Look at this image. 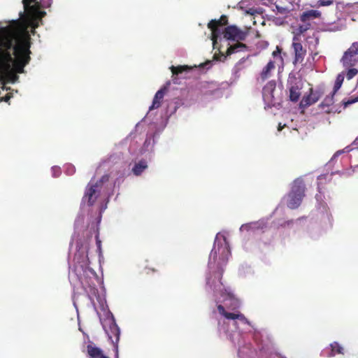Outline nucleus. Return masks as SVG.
Segmentation results:
<instances>
[{
    "mask_svg": "<svg viewBox=\"0 0 358 358\" xmlns=\"http://www.w3.org/2000/svg\"><path fill=\"white\" fill-rule=\"evenodd\" d=\"M24 11L20 18L0 28V73L13 69L16 73H23L24 67L30 60L31 36L27 28L38 27V21L45 15L38 0H22Z\"/></svg>",
    "mask_w": 358,
    "mask_h": 358,
    "instance_id": "nucleus-1",
    "label": "nucleus"
},
{
    "mask_svg": "<svg viewBox=\"0 0 358 358\" xmlns=\"http://www.w3.org/2000/svg\"><path fill=\"white\" fill-rule=\"evenodd\" d=\"M231 251L227 239L215 240L210 253L206 276V285L208 289L214 291H227L222 282L224 266L227 265Z\"/></svg>",
    "mask_w": 358,
    "mask_h": 358,
    "instance_id": "nucleus-2",
    "label": "nucleus"
},
{
    "mask_svg": "<svg viewBox=\"0 0 358 358\" xmlns=\"http://www.w3.org/2000/svg\"><path fill=\"white\" fill-rule=\"evenodd\" d=\"M305 190L306 185L302 178H298L294 180L291 190L288 194V208L296 209L301 205L305 196Z\"/></svg>",
    "mask_w": 358,
    "mask_h": 358,
    "instance_id": "nucleus-3",
    "label": "nucleus"
},
{
    "mask_svg": "<svg viewBox=\"0 0 358 358\" xmlns=\"http://www.w3.org/2000/svg\"><path fill=\"white\" fill-rule=\"evenodd\" d=\"M101 189L98 185H94L92 181H90L85 188L82 203H87L88 206L94 205L100 195Z\"/></svg>",
    "mask_w": 358,
    "mask_h": 358,
    "instance_id": "nucleus-4",
    "label": "nucleus"
},
{
    "mask_svg": "<svg viewBox=\"0 0 358 358\" xmlns=\"http://www.w3.org/2000/svg\"><path fill=\"white\" fill-rule=\"evenodd\" d=\"M341 62L344 67H352L358 62V41L353 43L345 52Z\"/></svg>",
    "mask_w": 358,
    "mask_h": 358,
    "instance_id": "nucleus-5",
    "label": "nucleus"
},
{
    "mask_svg": "<svg viewBox=\"0 0 358 358\" xmlns=\"http://www.w3.org/2000/svg\"><path fill=\"white\" fill-rule=\"evenodd\" d=\"M303 83L301 80L294 77L290 78L287 83L289 90V99L292 102H297L301 95Z\"/></svg>",
    "mask_w": 358,
    "mask_h": 358,
    "instance_id": "nucleus-6",
    "label": "nucleus"
},
{
    "mask_svg": "<svg viewBox=\"0 0 358 358\" xmlns=\"http://www.w3.org/2000/svg\"><path fill=\"white\" fill-rule=\"evenodd\" d=\"M228 17L227 15H222L218 20H211L208 24V28L211 31V40L213 45L217 43V40L220 35L219 27L227 24Z\"/></svg>",
    "mask_w": 358,
    "mask_h": 358,
    "instance_id": "nucleus-7",
    "label": "nucleus"
},
{
    "mask_svg": "<svg viewBox=\"0 0 358 358\" xmlns=\"http://www.w3.org/2000/svg\"><path fill=\"white\" fill-rule=\"evenodd\" d=\"M224 38L234 41H245L248 33L242 31L234 25H231L225 27L223 31Z\"/></svg>",
    "mask_w": 358,
    "mask_h": 358,
    "instance_id": "nucleus-8",
    "label": "nucleus"
},
{
    "mask_svg": "<svg viewBox=\"0 0 358 358\" xmlns=\"http://www.w3.org/2000/svg\"><path fill=\"white\" fill-rule=\"evenodd\" d=\"M292 48L294 52V64L302 63L304 60L305 56L306 55V50L303 48L300 38L295 35L293 37Z\"/></svg>",
    "mask_w": 358,
    "mask_h": 358,
    "instance_id": "nucleus-9",
    "label": "nucleus"
},
{
    "mask_svg": "<svg viewBox=\"0 0 358 358\" xmlns=\"http://www.w3.org/2000/svg\"><path fill=\"white\" fill-rule=\"evenodd\" d=\"M217 310L220 315H223L225 318H227L228 320H238L245 324L250 323L249 321L248 320V319L245 317V315L239 312L237 313L227 312L225 310L224 306L222 305H219L217 306Z\"/></svg>",
    "mask_w": 358,
    "mask_h": 358,
    "instance_id": "nucleus-10",
    "label": "nucleus"
},
{
    "mask_svg": "<svg viewBox=\"0 0 358 358\" xmlns=\"http://www.w3.org/2000/svg\"><path fill=\"white\" fill-rule=\"evenodd\" d=\"M320 93L317 91L313 92V89L310 90V94L303 97L300 101L299 106L301 108H306L315 103H316L320 98Z\"/></svg>",
    "mask_w": 358,
    "mask_h": 358,
    "instance_id": "nucleus-11",
    "label": "nucleus"
},
{
    "mask_svg": "<svg viewBox=\"0 0 358 358\" xmlns=\"http://www.w3.org/2000/svg\"><path fill=\"white\" fill-rule=\"evenodd\" d=\"M88 296L94 305H95L96 300L102 310H104L107 306L105 292H90Z\"/></svg>",
    "mask_w": 358,
    "mask_h": 358,
    "instance_id": "nucleus-12",
    "label": "nucleus"
},
{
    "mask_svg": "<svg viewBox=\"0 0 358 358\" xmlns=\"http://www.w3.org/2000/svg\"><path fill=\"white\" fill-rule=\"evenodd\" d=\"M167 90V87H164L156 92L152 101V103L149 108L150 110L157 109L161 106L162 101Z\"/></svg>",
    "mask_w": 358,
    "mask_h": 358,
    "instance_id": "nucleus-13",
    "label": "nucleus"
},
{
    "mask_svg": "<svg viewBox=\"0 0 358 358\" xmlns=\"http://www.w3.org/2000/svg\"><path fill=\"white\" fill-rule=\"evenodd\" d=\"M321 15V12L317 10H309L301 14L300 20L303 23L310 22L312 20L320 18Z\"/></svg>",
    "mask_w": 358,
    "mask_h": 358,
    "instance_id": "nucleus-14",
    "label": "nucleus"
},
{
    "mask_svg": "<svg viewBox=\"0 0 358 358\" xmlns=\"http://www.w3.org/2000/svg\"><path fill=\"white\" fill-rule=\"evenodd\" d=\"M330 350H324L322 351L324 356L331 357L335 356L336 354H343V348L337 342H334L330 344Z\"/></svg>",
    "mask_w": 358,
    "mask_h": 358,
    "instance_id": "nucleus-15",
    "label": "nucleus"
},
{
    "mask_svg": "<svg viewBox=\"0 0 358 358\" xmlns=\"http://www.w3.org/2000/svg\"><path fill=\"white\" fill-rule=\"evenodd\" d=\"M275 68V62L271 60L269 61L260 73L259 78L262 82H264L266 79L271 76V71H273Z\"/></svg>",
    "mask_w": 358,
    "mask_h": 358,
    "instance_id": "nucleus-16",
    "label": "nucleus"
},
{
    "mask_svg": "<svg viewBox=\"0 0 358 358\" xmlns=\"http://www.w3.org/2000/svg\"><path fill=\"white\" fill-rule=\"evenodd\" d=\"M248 50V46L245 44L241 43V41L237 42L236 43L230 45L226 52V56H230L231 55L234 53H236L238 52H245Z\"/></svg>",
    "mask_w": 358,
    "mask_h": 358,
    "instance_id": "nucleus-17",
    "label": "nucleus"
},
{
    "mask_svg": "<svg viewBox=\"0 0 358 358\" xmlns=\"http://www.w3.org/2000/svg\"><path fill=\"white\" fill-rule=\"evenodd\" d=\"M87 350L90 358H109L103 353L101 349L92 345L87 346Z\"/></svg>",
    "mask_w": 358,
    "mask_h": 358,
    "instance_id": "nucleus-18",
    "label": "nucleus"
},
{
    "mask_svg": "<svg viewBox=\"0 0 358 358\" xmlns=\"http://www.w3.org/2000/svg\"><path fill=\"white\" fill-rule=\"evenodd\" d=\"M109 330L110 331L108 333V334L110 339L112 340L113 338L114 337L115 338V343H117L120 340V331L118 326L115 322H113L110 325Z\"/></svg>",
    "mask_w": 358,
    "mask_h": 358,
    "instance_id": "nucleus-19",
    "label": "nucleus"
},
{
    "mask_svg": "<svg viewBox=\"0 0 358 358\" xmlns=\"http://www.w3.org/2000/svg\"><path fill=\"white\" fill-rule=\"evenodd\" d=\"M148 168L147 162L145 160H141L135 164L132 168V172L136 176H140L142 172Z\"/></svg>",
    "mask_w": 358,
    "mask_h": 358,
    "instance_id": "nucleus-20",
    "label": "nucleus"
},
{
    "mask_svg": "<svg viewBox=\"0 0 358 358\" xmlns=\"http://www.w3.org/2000/svg\"><path fill=\"white\" fill-rule=\"evenodd\" d=\"M171 69V71L172 72V77H173V83H177V82L176 81V76L183 73L184 71L189 69V68L187 66H171L170 67Z\"/></svg>",
    "mask_w": 358,
    "mask_h": 358,
    "instance_id": "nucleus-21",
    "label": "nucleus"
},
{
    "mask_svg": "<svg viewBox=\"0 0 358 358\" xmlns=\"http://www.w3.org/2000/svg\"><path fill=\"white\" fill-rule=\"evenodd\" d=\"M275 82L274 80L269 81L263 88V94L264 96L271 95L275 89Z\"/></svg>",
    "mask_w": 358,
    "mask_h": 358,
    "instance_id": "nucleus-22",
    "label": "nucleus"
},
{
    "mask_svg": "<svg viewBox=\"0 0 358 358\" xmlns=\"http://www.w3.org/2000/svg\"><path fill=\"white\" fill-rule=\"evenodd\" d=\"M344 78H345L344 72H342L337 76V77L336 78L335 83H334V90H333L334 94H336L337 92V91L342 86V84L344 80Z\"/></svg>",
    "mask_w": 358,
    "mask_h": 358,
    "instance_id": "nucleus-23",
    "label": "nucleus"
},
{
    "mask_svg": "<svg viewBox=\"0 0 358 358\" xmlns=\"http://www.w3.org/2000/svg\"><path fill=\"white\" fill-rule=\"evenodd\" d=\"M335 94L332 92L331 95L327 96L323 101L320 103V106L324 108L325 106L329 107L334 103V96Z\"/></svg>",
    "mask_w": 358,
    "mask_h": 358,
    "instance_id": "nucleus-24",
    "label": "nucleus"
},
{
    "mask_svg": "<svg viewBox=\"0 0 358 358\" xmlns=\"http://www.w3.org/2000/svg\"><path fill=\"white\" fill-rule=\"evenodd\" d=\"M345 68L348 69V71H346V73H345V76H346L348 80H351L355 76L357 75L358 70L356 68H355L354 66H352V67H345Z\"/></svg>",
    "mask_w": 358,
    "mask_h": 358,
    "instance_id": "nucleus-25",
    "label": "nucleus"
},
{
    "mask_svg": "<svg viewBox=\"0 0 358 358\" xmlns=\"http://www.w3.org/2000/svg\"><path fill=\"white\" fill-rule=\"evenodd\" d=\"M310 27L311 24L308 22L306 23H304L303 24L299 25V27L297 28V34L296 35L299 37V35L306 32L310 28Z\"/></svg>",
    "mask_w": 358,
    "mask_h": 358,
    "instance_id": "nucleus-26",
    "label": "nucleus"
},
{
    "mask_svg": "<svg viewBox=\"0 0 358 358\" xmlns=\"http://www.w3.org/2000/svg\"><path fill=\"white\" fill-rule=\"evenodd\" d=\"M334 0H318L315 4V7L328 6L334 3Z\"/></svg>",
    "mask_w": 358,
    "mask_h": 358,
    "instance_id": "nucleus-27",
    "label": "nucleus"
},
{
    "mask_svg": "<svg viewBox=\"0 0 358 358\" xmlns=\"http://www.w3.org/2000/svg\"><path fill=\"white\" fill-rule=\"evenodd\" d=\"M109 180V176L108 174H106V175H103L101 179L98 181H96V182H94V185H98L100 189H101L102 187V185L104 183V182H108Z\"/></svg>",
    "mask_w": 358,
    "mask_h": 358,
    "instance_id": "nucleus-28",
    "label": "nucleus"
},
{
    "mask_svg": "<svg viewBox=\"0 0 358 358\" xmlns=\"http://www.w3.org/2000/svg\"><path fill=\"white\" fill-rule=\"evenodd\" d=\"M357 101H358V96H352L347 101H343V104H344L345 107H346V106H348L350 104H352L354 103H356Z\"/></svg>",
    "mask_w": 358,
    "mask_h": 358,
    "instance_id": "nucleus-29",
    "label": "nucleus"
},
{
    "mask_svg": "<svg viewBox=\"0 0 358 358\" xmlns=\"http://www.w3.org/2000/svg\"><path fill=\"white\" fill-rule=\"evenodd\" d=\"M145 270H147L146 273H150V272L151 273H155L157 271H158V269L155 267H152L150 265H147L145 267Z\"/></svg>",
    "mask_w": 358,
    "mask_h": 358,
    "instance_id": "nucleus-30",
    "label": "nucleus"
},
{
    "mask_svg": "<svg viewBox=\"0 0 358 358\" xmlns=\"http://www.w3.org/2000/svg\"><path fill=\"white\" fill-rule=\"evenodd\" d=\"M11 97H12V95L10 93H8L6 96H4L3 97H1L0 101L8 102Z\"/></svg>",
    "mask_w": 358,
    "mask_h": 358,
    "instance_id": "nucleus-31",
    "label": "nucleus"
},
{
    "mask_svg": "<svg viewBox=\"0 0 358 358\" xmlns=\"http://www.w3.org/2000/svg\"><path fill=\"white\" fill-rule=\"evenodd\" d=\"M276 8L278 11L280 13H285L287 11V9L283 7H280L278 6H276Z\"/></svg>",
    "mask_w": 358,
    "mask_h": 358,
    "instance_id": "nucleus-32",
    "label": "nucleus"
},
{
    "mask_svg": "<svg viewBox=\"0 0 358 358\" xmlns=\"http://www.w3.org/2000/svg\"><path fill=\"white\" fill-rule=\"evenodd\" d=\"M280 51H281V50L278 47H277L276 50L273 52V54H272L273 56L275 57L278 54H280Z\"/></svg>",
    "mask_w": 358,
    "mask_h": 358,
    "instance_id": "nucleus-33",
    "label": "nucleus"
},
{
    "mask_svg": "<svg viewBox=\"0 0 358 358\" xmlns=\"http://www.w3.org/2000/svg\"><path fill=\"white\" fill-rule=\"evenodd\" d=\"M96 245H97V247H98V248L100 250V249H101V241L99 239V236H98V235H96Z\"/></svg>",
    "mask_w": 358,
    "mask_h": 358,
    "instance_id": "nucleus-34",
    "label": "nucleus"
},
{
    "mask_svg": "<svg viewBox=\"0 0 358 358\" xmlns=\"http://www.w3.org/2000/svg\"><path fill=\"white\" fill-rule=\"evenodd\" d=\"M354 143L358 146V137L355 140ZM355 151H358V148L357 150H355Z\"/></svg>",
    "mask_w": 358,
    "mask_h": 358,
    "instance_id": "nucleus-35",
    "label": "nucleus"
},
{
    "mask_svg": "<svg viewBox=\"0 0 358 358\" xmlns=\"http://www.w3.org/2000/svg\"><path fill=\"white\" fill-rule=\"evenodd\" d=\"M283 127H284V126H282L281 124H278V131H281Z\"/></svg>",
    "mask_w": 358,
    "mask_h": 358,
    "instance_id": "nucleus-36",
    "label": "nucleus"
},
{
    "mask_svg": "<svg viewBox=\"0 0 358 358\" xmlns=\"http://www.w3.org/2000/svg\"><path fill=\"white\" fill-rule=\"evenodd\" d=\"M234 326H236V325H237V322H234Z\"/></svg>",
    "mask_w": 358,
    "mask_h": 358,
    "instance_id": "nucleus-37",
    "label": "nucleus"
},
{
    "mask_svg": "<svg viewBox=\"0 0 358 358\" xmlns=\"http://www.w3.org/2000/svg\"><path fill=\"white\" fill-rule=\"evenodd\" d=\"M116 358H118V356L117 355Z\"/></svg>",
    "mask_w": 358,
    "mask_h": 358,
    "instance_id": "nucleus-38",
    "label": "nucleus"
},
{
    "mask_svg": "<svg viewBox=\"0 0 358 358\" xmlns=\"http://www.w3.org/2000/svg\"><path fill=\"white\" fill-rule=\"evenodd\" d=\"M281 358H286V357H281Z\"/></svg>",
    "mask_w": 358,
    "mask_h": 358,
    "instance_id": "nucleus-39",
    "label": "nucleus"
}]
</instances>
